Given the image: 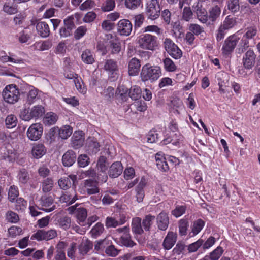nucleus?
<instances>
[{
    "label": "nucleus",
    "mask_w": 260,
    "mask_h": 260,
    "mask_svg": "<svg viewBox=\"0 0 260 260\" xmlns=\"http://www.w3.org/2000/svg\"><path fill=\"white\" fill-rule=\"evenodd\" d=\"M161 75V71L158 66H150L149 64L144 66L141 70L140 76L141 80L146 82H152L156 81Z\"/></svg>",
    "instance_id": "nucleus-1"
},
{
    "label": "nucleus",
    "mask_w": 260,
    "mask_h": 260,
    "mask_svg": "<svg viewBox=\"0 0 260 260\" xmlns=\"http://www.w3.org/2000/svg\"><path fill=\"white\" fill-rule=\"evenodd\" d=\"M138 47L142 50L153 51L158 46L157 37L150 34L141 35L138 40Z\"/></svg>",
    "instance_id": "nucleus-2"
},
{
    "label": "nucleus",
    "mask_w": 260,
    "mask_h": 260,
    "mask_svg": "<svg viewBox=\"0 0 260 260\" xmlns=\"http://www.w3.org/2000/svg\"><path fill=\"white\" fill-rule=\"evenodd\" d=\"M45 112V108L42 105H36L30 109H24L20 113L22 120L28 121L33 118L42 116Z\"/></svg>",
    "instance_id": "nucleus-3"
},
{
    "label": "nucleus",
    "mask_w": 260,
    "mask_h": 260,
    "mask_svg": "<svg viewBox=\"0 0 260 260\" xmlns=\"http://www.w3.org/2000/svg\"><path fill=\"white\" fill-rule=\"evenodd\" d=\"M20 96L18 88L14 84L7 86L3 91L4 100L10 104H14L17 102Z\"/></svg>",
    "instance_id": "nucleus-4"
},
{
    "label": "nucleus",
    "mask_w": 260,
    "mask_h": 260,
    "mask_svg": "<svg viewBox=\"0 0 260 260\" xmlns=\"http://www.w3.org/2000/svg\"><path fill=\"white\" fill-rule=\"evenodd\" d=\"M160 7L157 0H148L145 12L148 19L152 20L157 19L160 15Z\"/></svg>",
    "instance_id": "nucleus-5"
},
{
    "label": "nucleus",
    "mask_w": 260,
    "mask_h": 260,
    "mask_svg": "<svg viewBox=\"0 0 260 260\" xmlns=\"http://www.w3.org/2000/svg\"><path fill=\"white\" fill-rule=\"evenodd\" d=\"M0 157L2 159L13 162L17 158V153L10 144L4 143L0 147Z\"/></svg>",
    "instance_id": "nucleus-6"
},
{
    "label": "nucleus",
    "mask_w": 260,
    "mask_h": 260,
    "mask_svg": "<svg viewBox=\"0 0 260 260\" xmlns=\"http://www.w3.org/2000/svg\"><path fill=\"white\" fill-rule=\"evenodd\" d=\"M115 232V233L121 234L119 242L122 245L127 247H132L136 245V243L132 240L129 226H125L123 228L117 229Z\"/></svg>",
    "instance_id": "nucleus-7"
},
{
    "label": "nucleus",
    "mask_w": 260,
    "mask_h": 260,
    "mask_svg": "<svg viewBox=\"0 0 260 260\" xmlns=\"http://www.w3.org/2000/svg\"><path fill=\"white\" fill-rule=\"evenodd\" d=\"M166 51L173 58L178 59L181 57L182 53L178 46L169 38H166L164 42Z\"/></svg>",
    "instance_id": "nucleus-8"
},
{
    "label": "nucleus",
    "mask_w": 260,
    "mask_h": 260,
    "mask_svg": "<svg viewBox=\"0 0 260 260\" xmlns=\"http://www.w3.org/2000/svg\"><path fill=\"white\" fill-rule=\"evenodd\" d=\"M57 235V232L54 229L48 231L39 230L32 235L31 239H36L37 241H48L54 238Z\"/></svg>",
    "instance_id": "nucleus-9"
},
{
    "label": "nucleus",
    "mask_w": 260,
    "mask_h": 260,
    "mask_svg": "<svg viewBox=\"0 0 260 260\" xmlns=\"http://www.w3.org/2000/svg\"><path fill=\"white\" fill-rule=\"evenodd\" d=\"M43 127L42 124L36 123L31 124L27 131V136L31 141H37L42 136Z\"/></svg>",
    "instance_id": "nucleus-10"
},
{
    "label": "nucleus",
    "mask_w": 260,
    "mask_h": 260,
    "mask_svg": "<svg viewBox=\"0 0 260 260\" xmlns=\"http://www.w3.org/2000/svg\"><path fill=\"white\" fill-rule=\"evenodd\" d=\"M39 206H41L39 209L46 212H50L55 209V205L54 204V200L50 196H42L39 200Z\"/></svg>",
    "instance_id": "nucleus-11"
},
{
    "label": "nucleus",
    "mask_w": 260,
    "mask_h": 260,
    "mask_svg": "<svg viewBox=\"0 0 260 260\" xmlns=\"http://www.w3.org/2000/svg\"><path fill=\"white\" fill-rule=\"evenodd\" d=\"M239 38L235 35L229 37L224 41L222 50L223 53L229 54L233 51Z\"/></svg>",
    "instance_id": "nucleus-12"
},
{
    "label": "nucleus",
    "mask_w": 260,
    "mask_h": 260,
    "mask_svg": "<svg viewBox=\"0 0 260 260\" xmlns=\"http://www.w3.org/2000/svg\"><path fill=\"white\" fill-rule=\"evenodd\" d=\"M132 28V24L127 19L120 20L117 24V31L121 36H129Z\"/></svg>",
    "instance_id": "nucleus-13"
},
{
    "label": "nucleus",
    "mask_w": 260,
    "mask_h": 260,
    "mask_svg": "<svg viewBox=\"0 0 260 260\" xmlns=\"http://www.w3.org/2000/svg\"><path fill=\"white\" fill-rule=\"evenodd\" d=\"M38 34L43 38L49 36L50 29L48 24L45 22H38L36 19L31 20V25H35Z\"/></svg>",
    "instance_id": "nucleus-14"
},
{
    "label": "nucleus",
    "mask_w": 260,
    "mask_h": 260,
    "mask_svg": "<svg viewBox=\"0 0 260 260\" xmlns=\"http://www.w3.org/2000/svg\"><path fill=\"white\" fill-rule=\"evenodd\" d=\"M98 184V183L95 180L86 179L83 181V187L88 194H96L99 192Z\"/></svg>",
    "instance_id": "nucleus-15"
},
{
    "label": "nucleus",
    "mask_w": 260,
    "mask_h": 260,
    "mask_svg": "<svg viewBox=\"0 0 260 260\" xmlns=\"http://www.w3.org/2000/svg\"><path fill=\"white\" fill-rule=\"evenodd\" d=\"M76 181V175H71L60 178L58 180V184L61 189L67 190L71 186V185H74Z\"/></svg>",
    "instance_id": "nucleus-16"
},
{
    "label": "nucleus",
    "mask_w": 260,
    "mask_h": 260,
    "mask_svg": "<svg viewBox=\"0 0 260 260\" xmlns=\"http://www.w3.org/2000/svg\"><path fill=\"white\" fill-rule=\"evenodd\" d=\"M256 55L252 50L249 49L246 51L243 58V63L245 68L250 69L254 65Z\"/></svg>",
    "instance_id": "nucleus-17"
},
{
    "label": "nucleus",
    "mask_w": 260,
    "mask_h": 260,
    "mask_svg": "<svg viewBox=\"0 0 260 260\" xmlns=\"http://www.w3.org/2000/svg\"><path fill=\"white\" fill-rule=\"evenodd\" d=\"M71 146L77 149L81 148L84 143V137L82 131L75 132L72 137Z\"/></svg>",
    "instance_id": "nucleus-18"
},
{
    "label": "nucleus",
    "mask_w": 260,
    "mask_h": 260,
    "mask_svg": "<svg viewBox=\"0 0 260 260\" xmlns=\"http://www.w3.org/2000/svg\"><path fill=\"white\" fill-rule=\"evenodd\" d=\"M177 241V234L173 232H169L162 243L163 247L165 250H170L175 245Z\"/></svg>",
    "instance_id": "nucleus-19"
},
{
    "label": "nucleus",
    "mask_w": 260,
    "mask_h": 260,
    "mask_svg": "<svg viewBox=\"0 0 260 260\" xmlns=\"http://www.w3.org/2000/svg\"><path fill=\"white\" fill-rule=\"evenodd\" d=\"M67 244L63 241H59L56 245L54 260H66L65 248Z\"/></svg>",
    "instance_id": "nucleus-20"
},
{
    "label": "nucleus",
    "mask_w": 260,
    "mask_h": 260,
    "mask_svg": "<svg viewBox=\"0 0 260 260\" xmlns=\"http://www.w3.org/2000/svg\"><path fill=\"white\" fill-rule=\"evenodd\" d=\"M158 228L162 231H165L168 227L169 219L167 214L162 212L159 213L156 218Z\"/></svg>",
    "instance_id": "nucleus-21"
},
{
    "label": "nucleus",
    "mask_w": 260,
    "mask_h": 260,
    "mask_svg": "<svg viewBox=\"0 0 260 260\" xmlns=\"http://www.w3.org/2000/svg\"><path fill=\"white\" fill-rule=\"evenodd\" d=\"M123 171V167L119 161L113 162L110 167L108 174L111 178H116L118 177Z\"/></svg>",
    "instance_id": "nucleus-22"
},
{
    "label": "nucleus",
    "mask_w": 260,
    "mask_h": 260,
    "mask_svg": "<svg viewBox=\"0 0 260 260\" xmlns=\"http://www.w3.org/2000/svg\"><path fill=\"white\" fill-rule=\"evenodd\" d=\"M77 200L76 191L72 188L69 192H67L60 197V201L70 205L74 203Z\"/></svg>",
    "instance_id": "nucleus-23"
},
{
    "label": "nucleus",
    "mask_w": 260,
    "mask_h": 260,
    "mask_svg": "<svg viewBox=\"0 0 260 260\" xmlns=\"http://www.w3.org/2000/svg\"><path fill=\"white\" fill-rule=\"evenodd\" d=\"M76 155L73 150L67 151L62 156V164L64 166L70 167L75 162Z\"/></svg>",
    "instance_id": "nucleus-24"
},
{
    "label": "nucleus",
    "mask_w": 260,
    "mask_h": 260,
    "mask_svg": "<svg viewBox=\"0 0 260 260\" xmlns=\"http://www.w3.org/2000/svg\"><path fill=\"white\" fill-rule=\"evenodd\" d=\"M141 67L140 60L134 57L132 58L128 63V74L130 76H135L139 72Z\"/></svg>",
    "instance_id": "nucleus-25"
},
{
    "label": "nucleus",
    "mask_w": 260,
    "mask_h": 260,
    "mask_svg": "<svg viewBox=\"0 0 260 260\" xmlns=\"http://www.w3.org/2000/svg\"><path fill=\"white\" fill-rule=\"evenodd\" d=\"M46 152V149L42 144L34 145L31 149V154L36 158L42 157Z\"/></svg>",
    "instance_id": "nucleus-26"
},
{
    "label": "nucleus",
    "mask_w": 260,
    "mask_h": 260,
    "mask_svg": "<svg viewBox=\"0 0 260 260\" xmlns=\"http://www.w3.org/2000/svg\"><path fill=\"white\" fill-rule=\"evenodd\" d=\"M141 219L140 217L133 218L132 221V231L135 234L142 235L144 230L142 227Z\"/></svg>",
    "instance_id": "nucleus-27"
},
{
    "label": "nucleus",
    "mask_w": 260,
    "mask_h": 260,
    "mask_svg": "<svg viewBox=\"0 0 260 260\" xmlns=\"http://www.w3.org/2000/svg\"><path fill=\"white\" fill-rule=\"evenodd\" d=\"M87 213L86 209L84 208H78L76 211V216L79 224L86 226Z\"/></svg>",
    "instance_id": "nucleus-28"
},
{
    "label": "nucleus",
    "mask_w": 260,
    "mask_h": 260,
    "mask_svg": "<svg viewBox=\"0 0 260 260\" xmlns=\"http://www.w3.org/2000/svg\"><path fill=\"white\" fill-rule=\"evenodd\" d=\"M93 248L92 242L86 239L83 241L78 247L79 252L82 256L85 255Z\"/></svg>",
    "instance_id": "nucleus-29"
},
{
    "label": "nucleus",
    "mask_w": 260,
    "mask_h": 260,
    "mask_svg": "<svg viewBox=\"0 0 260 260\" xmlns=\"http://www.w3.org/2000/svg\"><path fill=\"white\" fill-rule=\"evenodd\" d=\"M58 116L56 114L50 112L47 113L43 118V123L45 125L50 126L54 124L58 120Z\"/></svg>",
    "instance_id": "nucleus-30"
},
{
    "label": "nucleus",
    "mask_w": 260,
    "mask_h": 260,
    "mask_svg": "<svg viewBox=\"0 0 260 260\" xmlns=\"http://www.w3.org/2000/svg\"><path fill=\"white\" fill-rule=\"evenodd\" d=\"M81 58L86 64H92L94 62L93 53L89 49H86L82 52Z\"/></svg>",
    "instance_id": "nucleus-31"
},
{
    "label": "nucleus",
    "mask_w": 260,
    "mask_h": 260,
    "mask_svg": "<svg viewBox=\"0 0 260 260\" xmlns=\"http://www.w3.org/2000/svg\"><path fill=\"white\" fill-rule=\"evenodd\" d=\"M228 75L225 73H219L217 75V80L218 81V85L219 86V91L221 93H224L225 92L222 87L226 83V82H228Z\"/></svg>",
    "instance_id": "nucleus-32"
},
{
    "label": "nucleus",
    "mask_w": 260,
    "mask_h": 260,
    "mask_svg": "<svg viewBox=\"0 0 260 260\" xmlns=\"http://www.w3.org/2000/svg\"><path fill=\"white\" fill-rule=\"evenodd\" d=\"M142 91L140 87L134 85L129 90L128 96L133 100H137L141 98Z\"/></svg>",
    "instance_id": "nucleus-33"
},
{
    "label": "nucleus",
    "mask_w": 260,
    "mask_h": 260,
    "mask_svg": "<svg viewBox=\"0 0 260 260\" xmlns=\"http://www.w3.org/2000/svg\"><path fill=\"white\" fill-rule=\"evenodd\" d=\"M128 90L124 86H120L117 89L116 95L118 98L121 100L123 102H125L128 100V94H127Z\"/></svg>",
    "instance_id": "nucleus-34"
},
{
    "label": "nucleus",
    "mask_w": 260,
    "mask_h": 260,
    "mask_svg": "<svg viewBox=\"0 0 260 260\" xmlns=\"http://www.w3.org/2000/svg\"><path fill=\"white\" fill-rule=\"evenodd\" d=\"M109 47L111 49V53L117 54L121 50V45L117 38H114L109 42Z\"/></svg>",
    "instance_id": "nucleus-35"
},
{
    "label": "nucleus",
    "mask_w": 260,
    "mask_h": 260,
    "mask_svg": "<svg viewBox=\"0 0 260 260\" xmlns=\"http://www.w3.org/2000/svg\"><path fill=\"white\" fill-rule=\"evenodd\" d=\"M107 158L104 156H101L97 161L96 171L101 172H106L108 166L106 165Z\"/></svg>",
    "instance_id": "nucleus-36"
},
{
    "label": "nucleus",
    "mask_w": 260,
    "mask_h": 260,
    "mask_svg": "<svg viewBox=\"0 0 260 260\" xmlns=\"http://www.w3.org/2000/svg\"><path fill=\"white\" fill-rule=\"evenodd\" d=\"M53 180L51 178L44 179L42 182V191L44 192H48L50 191L53 187Z\"/></svg>",
    "instance_id": "nucleus-37"
},
{
    "label": "nucleus",
    "mask_w": 260,
    "mask_h": 260,
    "mask_svg": "<svg viewBox=\"0 0 260 260\" xmlns=\"http://www.w3.org/2000/svg\"><path fill=\"white\" fill-rule=\"evenodd\" d=\"M204 225L205 222L201 219L194 221L191 226V232L193 233L192 236L198 234L203 229Z\"/></svg>",
    "instance_id": "nucleus-38"
},
{
    "label": "nucleus",
    "mask_w": 260,
    "mask_h": 260,
    "mask_svg": "<svg viewBox=\"0 0 260 260\" xmlns=\"http://www.w3.org/2000/svg\"><path fill=\"white\" fill-rule=\"evenodd\" d=\"M196 13L198 19L201 22L203 23L207 22L208 18V16L207 14V12L204 8L198 7L196 11Z\"/></svg>",
    "instance_id": "nucleus-39"
},
{
    "label": "nucleus",
    "mask_w": 260,
    "mask_h": 260,
    "mask_svg": "<svg viewBox=\"0 0 260 260\" xmlns=\"http://www.w3.org/2000/svg\"><path fill=\"white\" fill-rule=\"evenodd\" d=\"M73 132V128L70 125H64L59 130V136L62 139H66Z\"/></svg>",
    "instance_id": "nucleus-40"
},
{
    "label": "nucleus",
    "mask_w": 260,
    "mask_h": 260,
    "mask_svg": "<svg viewBox=\"0 0 260 260\" xmlns=\"http://www.w3.org/2000/svg\"><path fill=\"white\" fill-rule=\"evenodd\" d=\"M155 216L150 215H146L142 221V225L145 231H149L151 226L155 219Z\"/></svg>",
    "instance_id": "nucleus-41"
},
{
    "label": "nucleus",
    "mask_w": 260,
    "mask_h": 260,
    "mask_svg": "<svg viewBox=\"0 0 260 260\" xmlns=\"http://www.w3.org/2000/svg\"><path fill=\"white\" fill-rule=\"evenodd\" d=\"M220 12V8L218 6H215L212 7L209 12V19L212 21H215L219 16Z\"/></svg>",
    "instance_id": "nucleus-42"
},
{
    "label": "nucleus",
    "mask_w": 260,
    "mask_h": 260,
    "mask_svg": "<svg viewBox=\"0 0 260 260\" xmlns=\"http://www.w3.org/2000/svg\"><path fill=\"white\" fill-rule=\"evenodd\" d=\"M17 123V117L13 114L9 115L5 119V124L8 128H12L15 127Z\"/></svg>",
    "instance_id": "nucleus-43"
},
{
    "label": "nucleus",
    "mask_w": 260,
    "mask_h": 260,
    "mask_svg": "<svg viewBox=\"0 0 260 260\" xmlns=\"http://www.w3.org/2000/svg\"><path fill=\"white\" fill-rule=\"evenodd\" d=\"M188 29L190 31L196 36L201 35L203 36L202 34L205 33L204 28L197 24H190L189 25Z\"/></svg>",
    "instance_id": "nucleus-44"
},
{
    "label": "nucleus",
    "mask_w": 260,
    "mask_h": 260,
    "mask_svg": "<svg viewBox=\"0 0 260 260\" xmlns=\"http://www.w3.org/2000/svg\"><path fill=\"white\" fill-rule=\"evenodd\" d=\"M104 68L107 71L113 72L117 69V62L113 59H107L105 61Z\"/></svg>",
    "instance_id": "nucleus-45"
},
{
    "label": "nucleus",
    "mask_w": 260,
    "mask_h": 260,
    "mask_svg": "<svg viewBox=\"0 0 260 260\" xmlns=\"http://www.w3.org/2000/svg\"><path fill=\"white\" fill-rule=\"evenodd\" d=\"M104 230V228L103 224L98 222L92 228L90 233L93 237L96 238L103 232Z\"/></svg>",
    "instance_id": "nucleus-46"
},
{
    "label": "nucleus",
    "mask_w": 260,
    "mask_h": 260,
    "mask_svg": "<svg viewBox=\"0 0 260 260\" xmlns=\"http://www.w3.org/2000/svg\"><path fill=\"white\" fill-rule=\"evenodd\" d=\"M100 144L94 138L90 139L88 141V150L96 153L99 151Z\"/></svg>",
    "instance_id": "nucleus-47"
},
{
    "label": "nucleus",
    "mask_w": 260,
    "mask_h": 260,
    "mask_svg": "<svg viewBox=\"0 0 260 260\" xmlns=\"http://www.w3.org/2000/svg\"><path fill=\"white\" fill-rule=\"evenodd\" d=\"M189 226V222L184 219L180 220L179 222V231L181 236L186 235L187 230Z\"/></svg>",
    "instance_id": "nucleus-48"
},
{
    "label": "nucleus",
    "mask_w": 260,
    "mask_h": 260,
    "mask_svg": "<svg viewBox=\"0 0 260 260\" xmlns=\"http://www.w3.org/2000/svg\"><path fill=\"white\" fill-rule=\"evenodd\" d=\"M18 178L20 182L25 184L29 179L28 172L25 169H21L18 174Z\"/></svg>",
    "instance_id": "nucleus-49"
},
{
    "label": "nucleus",
    "mask_w": 260,
    "mask_h": 260,
    "mask_svg": "<svg viewBox=\"0 0 260 260\" xmlns=\"http://www.w3.org/2000/svg\"><path fill=\"white\" fill-rule=\"evenodd\" d=\"M193 17V12L189 7H185L182 14V19L186 22L189 21Z\"/></svg>",
    "instance_id": "nucleus-50"
},
{
    "label": "nucleus",
    "mask_w": 260,
    "mask_h": 260,
    "mask_svg": "<svg viewBox=\"0 0 260 260\" xmlns=\"http://www.w3.org/2000/svg\"><path fill=\"white\" fill-rule=\"evenodd\" d=\"M6 219L8 222L11 223H16L19 220L18 215L12 211H9L6 214Z\"/></svg>",
    "instance_id": "nucleus-51"
},
{
    "label": "nucleus",
    "mask_w": 260,
    "mask_h": 260,
    "mask_svg": "<svg viewBox=\"0 0 260 260\" xmlns=\"http://www.w3.org/2000/svg\"><path fill=\"white\" fill-rule=\"evenodd\" d=\"M19 192L17 187L14 185L10 186L8 191V199L11 202H13L18 196Z\"/></svg>",
    "instance_id": "nucleus-52"
},
{
    "label": "nucleus",
    "mask_w": 260,
    "mask_h": 260,
    "mask_svg": "<svg viewBox=\"0 0 260 260\" xmlns=\"http://www.w3.org/2000/svg\"><path fill=\"white\" fill-rule=\"evenodd\" d=\"M236 24V20L234 17L228 16L221 25L224 29L228 30L233 27Z\"/></svg>",
    "instance_id": "nucleus-53"
},
{
    "label": "nucleus",
    "mask_w": 260,
    "mask_h": 260,
    "mask_svg": "<svg viewBox=\"0 0 260 260\" xmlns=\"http://www.w3.org/2000/svg\"><path fill=\"white\" fill-rule=\"evenodd\" d=\"M165 69L167 71L173 72L176 69V66L174 62L169 58H166L164 59Z\"/></svg>",
    "instance_id": "nucleus-54"
},
{
    "label": "nucleus",
    "mask_w": 260,
    "mask_h": 260,
    "mask_svg": "<svg viewBox=\"0 0 260 260\" xmlns=\"http://www.w3.org/2000/svg\"><path fill=\"white\" fill-rule=\"evenodd\" d=\"M204 240L200 239L196 242L188 246V250L189 253L194 252L203 245Z\"/></svg>",
    "instance_id": "nucleus-55"
},
{
    "label": "nucleus",
    "mask_w": 260,
    "mask_h": 260,
    "mask_svg": "<svg viewBox=\"0 0 260 260\" xmlns=\"http://www.w3.org/2000/svg\"><path fill=\"white\" fill-rule=\"evenodd\" d=\"M115 7L114 0H106L102 6V10L104 12L112 11Z\"/></svg>",
    "instance_id": "nucleus-56"
},
{
    "label": "nucleus",
    "mask_w": 260,
    "mask_h": 260,
    "mask_svg": "<svg viewBox=\"0 0 260 260\" xmlns=\"http://www.w3.org/2000/svg\"><path fill=\"white\" fill-rule=\"evenodd\" d=\"M228 9L232 12H237L240 9L239 0H229L228 5Z\"/></svg>",
    "instance_id": "nucleus-57"
},
{
    "label": "nucleus",
    "mask_w": 260,
    "mask_h": 260,
    "mask_svg": "<svg viewBox=\"0 0 260 260\" xmlns=\"http://www.w3.org/2000/svg\"><path fill=\"white\" fill-rule=\"evenodd\" d=\"M185 247L186 246L184 243L179 241L173 249L172 252L173 254L180 255L183 253Z\"/></svg>",
    "instance_id": "nucleus-58"
},
{
    "label": "nucleus",
    "mask_w": 260,
    "mask_h": 260,
    "mask_svg": "<svg viewBox=\"0 0 260 260\" xmlns=\"http://www.w3.org/2000/svg\"><path fill=\"white\" fill-rule=\"evenodd\" d=\"M75 85L77 88V89L82 93H85L86 92V88L84 86H82L83 82L80 78H75L73 81Z\"/></svg>",
    "instance_id": "nucleus-59"
},
{
    "label": "nucleus",
    "mask_w": 260,
    "mask_h": 260,
    "mask_svg": "<svg viewBox=\"0 0 260 260\" xmlns=\"http://www.w3.org/2000/svg\"><path fill=\"white\" fill-rule=\"evenodd\" d=\"M89 158L86 154H81L78 158V163L81 167H85L89 165Z\"/></svg>",
    "instance_id": "nucleus-60"
},
{
    "label": "nucleus",
    "mask_w": 260,
    "mask_h": 260,
    "mask_svg": "<svg viewBox=\"0 0 260 260\" xmlns=\"http://www.w3.org/2000/svg\"><path fill=\"white\" fill-rule=\"evenodd\" d=\"M120 250H118L113 245H110L106 248L105 253L108 256L112 257H115L117 256Z\"/></svg>",
    "instance_id": "nucleus-61"
},
{
    "label": "nucleus",
    "mask_w": 260,
    "mask_h": 260,
    "mask_svg": "<svg viewBox=\"0 0 260 260\" xmlns=\"http://www.w3.org/2000/svg\"><path fill=\"white\" fill-rule=\"evenodd\" d=\"M38 90L35 88L30 89L27 94V102L29 104H32L35 99H37Z\"/></svg>",
    "instance_id": "nucleus-62"
},
{
    "label": "nucleus",
    "mask_w": 260,
    "mask_h": 260,
    "mask_svg": "<svg viewBox=\"0 0 260 260\" xmlns=\"http://www.w3.org/2000/svg\"><path fill=\"white\" fill-rule=\"evenodd\" d=\"M87 31V28L84 26L79 27L74 32V38L76 40H79L83 37Z\"/></svg>",
    "instance_id": "nucleus-63"
},
{
    "label": "nucleus",
    "mask_w": 260,
    "mask_h": 260,
    "mask_svg": "<svg viewBox=\"0 0 260 260\" xmlns=\"http://www.w3.org/2000/svg\"><path fill=\"white\" fill-rule=\"evenodd\" d=\"M223 251V249L221 247H218L210 253L209 256L212 260H217L222 255Z\"/></svg>",
    "instance_id": "nucleus-64"
}]
</instances>
